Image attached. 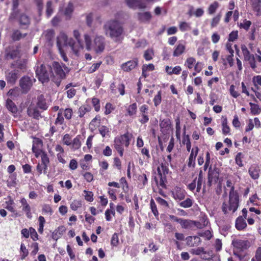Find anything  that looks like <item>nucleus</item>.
I'll return each instance as SVG.
<instances>
[{"label":"nucleus","mask_w":261,"mask_h":261,"mask_svg":"<svg viewBox=\"0 0 261 261\" xmlns=\"http://www.w3.org/2000/svg\"><path fill=\"white\" fill-rule=\"evenodd\" d=\"M91 103L96 112H98L100 110V100L96 97L91 99Z\"/></svg>","instance_id":"obj_51"},{"label":"nucleus","mask_w":261,"mask_h":261,"mask_svg":"<svg viewBox=\"0 0 261 261\" xmlns=\"http://www.w3.org/2000/svg\"><path fill=\"white\" fill-rule=\"evenodd\" d=\"M138 64V59L136 58L132 60L128 61L123 63L121 66V69L125 72H129L135 69Z\"/></svg>","instance_id":"obj_16"},{"label":"nucleus","mask_w":261,"mask_h":261,"mask_svg":"<svg viewBox=\"0 0 261 261\" xmlns=\"http://www.w3.org/2000/svg\"><path fill=\"white\" fill-rule=\"evenodd\" d=\"M36 81L29 76H23L19 80V86L22 93L27 94L30 90L33 83Z\"/></svg>","instance_id":"obj_7"},{"label":"nucleus","mask_w":261,"mask_h":261,"mask_svg":"<svg viewBox=\"0 0 261 261\" xmlns=\"http://www.w3.org/2000/svg\"><path fill=\"white\" fill-rule=\"evenodd\" d=\"M5 106L7 110L11 113L14 116L17 114L18 108L15 103L10 98H8L6 101Z\"/></svg>","instance_id":"obj_25"},{"label":"nucleus","mask_w":261,"mask_h":261,"mask_svg":"<svg viewBox=\"0 0 261 261\" xmlns=\"http://www.w3.org/2000/svg\"><path fill=\"white\" fill-rule=\"evenodd\" d=\"M126 2L128 6L133 9H144L147 7L146 4L141 0H126Z\"/></svg>","instance_id":"obj_20"},{"label":"nucleus","mask_w":261,"mask_h":261,"mask_svg":"<svg viewBox=\"0 0 261 261\" xmlns=\"http://www.w3.org/2000/svg\"><path fill=\"white\" fill-rule=\"evenodd\" d=\"M186 49L185 43L179 42L174 46L172 56L173 57H180L185 53Z\"/></svg>","instance_id":"obj_18"},{"label":"nucleus","mask_w":261,"mask_h":261,"mask_svg":"<svg viewBox=\"0 0 261 261\" xmlns=\"http://www.w3.org/2000/svg\"><path fill=\"white\" fill-rule=\"evenodd\" d=\"M35 72L39 81L42 83L49 82L50 73L48 72L45 66L43 64H42L39 66H37Z\"/></svg>","instance_id":"obj_6"},{"label":"nucleus","mask_w":261,"mask_h":261,"mask_svg":"<svg viewBox=\"0 0 261 261\" xmlns=\"http://www.w3.org/2000/svg\"><path fill=\"white\" fill-rule=\"evenodd\" d=\"M115 107L110 102H107L105 107L104 114L106 115L111 114L114 110Z\"/></svg>","instance_id":"obj_59"},{"label":"nucleus","mask_w":261,"mask_h":261,"mask_svg":"<svg viewBox=\"0 0 261 261\" xmlns=\"http://www.w3.org/2000/svg\"><path fill=\"white\" fill-rule=\"evenodd\" d=\"M157 171L158 175L160 177V181L159 182V185L163 188H166V182H167V177L166 176L162 175L161 171L160 168H157ZM155 181L156 184H158V180L156 177H154Z\"/></svg>","instance_id":"obj_28"},{"label":"nucleus","mask_w":261,"mask_h":261,"mask_svg":"<svg viewBox=\"0 0 261 261\" xmlns=\"http://www.w3.org/2000/svg\"><path fill=\"white\" fill-rule=\"evenodd\" d=\"M249 174L253 179H258L259 176V169L257 165H252L249 169Z\"/></svg>","instance_id":"obj_29"},{"label":"nucleus","mask_w":261,"mask_h":261,"mask_svg":"<svg viewBox=\"0 0 261 261\" xmlns=\"http://www.w3.org/2000/svg\"><path fill=\"white\" fill-rule=\"evenodd\" d=\"M193 204V200L191 198H187L185 200L181 201L179 203L180 206L184 208H189L192 206Z\"/></svg>","instance_id":"obj_45"},{"label":"nucleus","mask_w":261,"mask_h":261,"mask_svg":"<svg viewBox=\"0 0 261 261\" xmlns=\"http://www.w3.org/2000/svg\"><path fill=\"white\" fill-rule=\"evenodd\" d=\"M39 221V228H38V232L40 234H42L43 232V228L44 225L45 223V220L43 216H39L38 218Z\"/></svg>","instance_id":"obj_57"},{"label":"nucleus","mask_w":261,"mask_h":261,"mask_svg":"<svg viewBox=\"0 0 261 261\" xmlns=\"http://www.w3.org/2000/svg\"><path fill=\"white\" fill-rule=\"evenodd\" d=\"M82 201L80 200H74L70 204V208L73 211H76L82 206Z\"/></svg>","instance_id":"obj_49"},{"label":"nucleus","mask_w":261,"mask_h":261,"mask_svg":"<svg viewBox=\"0 0 261 261\" xmlns=\"http://www.w3.org/2000/svg\"><path fill=\"white\" fill-rule=\"evenodd\" d=\"M232 244L234 247L237 250V252H234V254L241 259L243 257V255L241 253V252L247 249L249 247L248 241L237 240L232 241Z\"/></svg>","instance_id":"obj_8"},{"label":"nucleus","mask_w":261,"mask_h":261,"mask_svg":"<svg viewBox=\"0 0 261 261\" xmlns=\"http://www.w3.org/2000/svg\"><path fill=\"white\" fill-rule=\"evenodd\" d=\"M222 133L224 135H227L230 134V127L227 125V119H225L223 120L222 123Z\"/></svg>","instance_id":"obj_53"},{"label":"nucleus","mask_w":261,"mask_h":261,"mask_svg":"<svg viewBox=\"0 0 261 261\" xmlns=\"http://www.w3.org/2000/svg\"><path fill=\"white\" fill-rule=\"evenodd\" d=\"M154 56V51L152 48H149L144 51L143 57L146 61H150L152 59Z\"/></svg>","instance_id":"obj_48"},{"label":"nucleus","mask_w":261,"mask_h":261,"mask_svg":"<svg viewBox=\"0 0 261 261\" xmlns=\"http://www.w3.org/2000/svg\"><path fill=\"white\" fill-rule=\"evenodd\" d=\"M106 35L109 36L115 42L121 41L124 29L120 22L115 19L107 21L103 27Z\"/></svg>","instance_id":"obj_1"},{"label":"nucleus","mask_w":261,"mask_h":261,"mask_svg":"<svg viewBox=\"0 0 261 261\" xmlns=\"http://www.w3.org/2000/svg\"><path fill=\"white\" fill-rule=\"evenodd\" d=\"M169 218L171 220L179 223L181 227L184 229H191L195 225L194 221L179 218L174 215H170Z\"/></svg>","instance_id":"obj_11"},{"label":"nucleus","mask_w":261,"mask_h":261,"mask_svg":"<svg viewBox=\"0 0 261 261\" xmlns=\"http://www.w3.org/2000/svg\"><path fill=\"white\" fill-rule=\"evenodd\" d=\"M162 92L161 90H159L157 94L154 95L153 101L155 107H158L161 103L162 100Z\"/></svg>","instance_id":"obj_44"},{"label":"nucleus","mask_w":261,"mask_h":261,"mask_svg":"<svg viewBox=\"0 0 261 261\" xmlns=\"http://www.w3.org/2000/svg\"><path fill=\"white\" fill-rule=\"evenodd\" d=\"M105 38L102 36H96L94 40L93 49L96 53H102L105 48Z\"/></svg>","instance_id":"obj_10"},{"label":"nucleus","mask_w":261,"mask_h":261,"mask_svg":"<svg viewBox=\"0 0 261 261\" xmlns=\"http://www.w3.org/2000/svg\"><path fill=\"white\" fill-rule=\"evenodd\" d=\"M73 11V5L72 3L69 2L64 12L65 16L68 17L69 19L71 17V15Z\"/></svg>","instance_id":"obj_50"},{"label":"nucleus","mask_w":261,"mask_h":261,"mask_svg":"<svg viewBox=\"0 0 261 261\" xmlns=\"http://www.w3.org/2000/svg\"><path fill=\"white\" fill-rule=\"evenodd\" d=\"M155 200L158 203L160 204L161 206H163L165 208H169V204L168 202L165 199H163L160 197H157L155 198Z\"/></svg>","instance_id":"obj_63"},{"label":"nucleus","mask_w":261,"mask_h":261,"mask_svg":"<svg viewBox=\"0 0 261 261\" xmlns=\"http://www.w3.org/2000/svg\"><path fill=\"white\" fill-rule=\"evenodd\" d=\"M19 76V71L17 69L13 70L8 72L6 75V80L8 84L14 85Z\"/></svg>","instance_id":"obj_15"},{"label":"nucleus","mask_w":261,"mask_h":261,"mask_svg":"<svg viewBox=\"0 0 261 261\" xmlns=\"http://www.w3.org/2000/svg\"><path fill=\"white\" fill-rule=\"evenodd\" d=\"M81 136L79 135L76 136L71 143V148L73 150H76L80 149L81 147Z\"/></svg>","instance_id":"obj_32"},{"label":"nucleus","mask_w":261,"mask_h":261,"mask_svg":"<svg viewBox=\"0 0 261 261\" xmlns=\"http://www.w3.org/2000/svg\"><path fill=\"white\" fill-rule=\"evenodd\" d=\"M160 131L164 135L169 134L172 128V124L169 118L163 119L160 120Z\"/></svg>","instance_id":"obj_12"},{"label":"nucleus","mask_w":261,"mask_h":261,"mask_svg":"<svg viewBox=\"0 0 261 261\" xmlns=\"http://www.w3.org/2000/svg\"><path fill=\"white\" fill-rule=\"evenodd\" d=\"M63 114L66 120H70L73 116V110L71 108L63 109Z\"/></svg>","instance_id":"obj_55"},{"label":"nucleus","mask_w":261,"mask_h":261,"mask_svg":"<svg viewBox=\"0 0 261 261\" xmlns=\"http://www.w3.org/2000/svg\"><path fill=\"white\" fill-rule=\"evenodd\" d=\"M221 170L217 167L216 165L213 166L211 165L209 167L207 174V185L211 187L212 184H216L219 179Z\"/></svg>","instance_id":"obj_5"},{"label":"nucleus","mask_w":261,"mask_h":261,"mask_svg":"<svg viewBox=\"0 0 261 261\" xmlns=\"http://www.w3.org/2000/svg\"><path fill=\"white\" fill-rule=\"evenodd\" d=\"M203 172L201 170L199 171L198 177H197V189L196 192L199 193L201 190L202 185L204 181Z\"/></svg>","instance_id":"obj_37"},{"label":"nucleus","mask_w":261,"mask_h":261,"mask_svg":"<svg viewBox=\"0 0 261 261\" xmlns=\"http://www.w3.org/2000/svg\"><path fill=\"white\" fill-rule=\"evenodd\" d=\"M249 105L250 106L251 113L253 115H257L260 113L261 108H259L258 105L249 102Z\"/></svg>","instance_id":"obj_41"},{"label":"nucleus","mask_w":261,"mask_h":261,"mask_svg":"<svg viewBox=\"0 0 261 261\" xmlns=\"http://www.w3.org/2000/svg\"><path fill=\"white\" fill-rule=\"evenodd\" d=\"M53 109L54 111H59L57 113V118L54 122L55 125L56 126L59 125L61 126V129L64 130L67 127V125L65 121V118L63 116V109H60L59 106H54Z\"/></svg>","instance_id":"obj_9"},{"label":"nucleus","mask_w":261,"mask_h":261,"mask_svg":"<svg viewBox=\"0 0 261 261\" xmlns=\"http://www.w3.org/2000/svg\"><path fill=\"white\" fill-rule=\"evenodd\" d=\"M57 46L58 48H63V46H69L73 53L78 55V48L75 46V42L72 38H68L64 32H61L57 38Z\"/></svg>","instance_id":"obj_4"},{"label":"nucleus","mask_w":261,"mask_h":261,"mask_svg":"<svg viewBox=\"0 0 261 261\" xmlns=\"http://www.w3.org/2000/svg\"><path fill=\"white\" fill-rule=\"evenodd\" d=\"M168 165V163L165 161L164 162L161 163L160 166L158 167V168H160L161 171L162 175L166 176L168 174L169 171Z\"/></svg>","instance_id":"obj_40"},{"label":"nucleus","mask_w":261,"mask_h":261,"mask_svg":"<svg viewBox=\"0 0 261 261\" xmlns=\"http://www.w3.org/2000/svg\"><path fill=\"white\" fill-rule=\"evenodd\" d=\"M91 108L89 105H83L80 107L79 109V116L80 118H82L84 117L85 114L87 112H89L91 111Z\"/></svg>","instance_id":"obj_43"},{"label":"nucleus","mask_w":261,"mask_h":261,"mask_svg":"<svg viewBox=\"0 0 261 261\" xmlns=\"http://www.w3.org/2000/svg\"><path fill=\"white\" fill-rule=\"evenodd\" d=\"M104 74L102 73H98L94 80V84L97 87L99 88L103 80Z\"/></svg>","instance_id":"obj_52"},{"label":"nucleus","mask_w":261,"mask_h":261,"mask_svg":"<svg viewBox=\"0 0 261 261\" xmlns=\"http://www.w3.org/2000/svg\"><path fill=\"white\" fill-rule=\"evenodd\" d=\"M20 202L22 206V210L25 213L27 217L31 219L32 217L31 208L27 200L24 198H22L20 200Z\"/></svg>","instance_id":"obj_24"},{"label":"nucleus","mask_w":261,"mask_h":261,"mask_svg":"<svg viewBox=\"0 0 261 261\" xmlns=\"http://www.w3.org/2000/svg\"><path fill=\"white\" fill-rule=\"evenodd\" d=\"M114 147L117 150L119 155L122 157L124 153L123 145L115 138L114 140Z\"/></svg>","instance_id":"obj_35"},{"label":"nucleus","mask_w":261,"mask_h":261,"mask_svg":"<svg viewBox=\"0 0 261 261\" xmlns=\"http://www.w3.org/2000/svg\"><path fill=\"white\" fill-rule=\"evenodd\" d=\"M98 132L102 138L110 136L111 128L106 125H101L99 127Z\"/></svg>","instance_id":"obj_38"},{"label":"nucleus","mask_w":261,"mask_h":261,"mask_svg":"<svg viewBox=\"0 0 261 261\" xmlns=\"http://www.w3.org/2000/svg\"><path fill=\"white\" fill-rule=\"evenodd\" d=\"M252 10L256 13L257 15L261 13V0H250Z\"/></svg>","instance_id":"obj_27"},{"label":"nucleus","mask_w":261,"mask_h":261,"mask_svg":"<svg viewBox=\"0 0 261 261\" xmlns=\"http://www.w3.org/2000/svg\"><path fill=\"white\" fill-rule=\"evenodd\" d=\"M53 8L52 7V2L48 1L46 3V15L47 18L50 17L53 13Z\"/></svg>","instance_id":"obj_62"},{"label":"nucleus","mask_w":261,"mask_h":261,"mask_svg":"<svg viewBox=\"0 0 261 261\" xmlns=\"http://www.w3.org/2000/svg\"><path fill=\"white\" fill-rule=\"evenodd\" d=\"M150 208L156 219H159V213L156 204L154 200L151 198L150 200Z\"/></svg>","instance_id":"obj_39"},{"label":"nucleus","mask_w":261,"mask_h":261,"mask_svg":"<svg viewBox=\"0 0 261 261\" xmlns=\"http://www.w3.org/2000/svg\"><path fill=\"white\" fill-rule=\"evenodd\" d=\"M137 16L138 20L143 22L149 21L152 17L151 14L149 12H139Z\"/></svg>","instance_id":"obj_30"},{"label":"nucleus","mask_w":261,"mask_h":261,"mask_svg":"<svg viewBox=\"0 0 261 261\" xmlns=\"http://www.w3.org/2000/svg\"><path fill=\"white\" fill-rule=\"evenodd\" d=\"M119 243L118 234L117 233H114L112 237L111 240V245L113 247H117Z\"/></svg>","instance_id":"obj_64"},{"label":"nucleus","mask_w":261,"mask_h":261,"mask_svg":"<svg viewBox=\"0 0 261 261\" xmlns=\"http://www.w3.org/2000/svg\"><path fill=\"white\" fill-rule=\"evenodd\" d=\"M247 226L245 219L243 218L242 216H239L236 219L235 226L237 230H243L246 228Z\"/></svg>","instance_id":"obj_26"},{"label":"nucleus","mask_w":261,"mask_h":261,"mask_svg":"<svg viewBox=\"0 0 261 261\" xmlns=\"http://www.w3.org/2000/svg\"><path fill=\"white\" fill-rule=\"evenodd\" d=\"M73 36L77 41V43H75V46L78 48L79 53L81 49L84 48L83 43L80 39V33L77 30H74L73 31Z\"/></svg>","instance_id":"obj_34"},{"label":"nucleus","mask_w":261,"mask_h":261,"mask_svg":"<svg viewBox=\"0 0 261 261\" xmlns=\"http://www.w3.org/2000/svg\"><path fill=\"white\" fill-rule=\"evenodd\" d=\"M226 186L230 188L229 193L228 204L224 202L222 204V210L224 214L228 213V211L235 212L239 206V196L237 191L234 190V187L230 179L226 180Z\"/></svg>","instance_id":"obj_2"},{"label":"nucleus","mask_w":261,"mask_h":261,"mask_svg":"<svg viewBox=\"0 0 261 261\" xmlns=\"http://www.w3.org/2000/svg\"><path fill=\"white\" fill-rule=\"evenodd\" d=\"M132 136L133 135L132 134L127 132L123 135L115 137V139L119 141V142H120L123 145H124L126 147H128L130 144V141Z\"/></svg>","instance_id":"obj_17"},{"label":"nucleus","mask_w":261,"mask_h":261,"mask_svg":"<svg viewBox=\"0 0 261 261\" xmlns=\"http://www.w3.org/2000/svg\"><path fill=\"white\" fill-rule=\"evenodd\" d=\"M29 254V251L23 243H21L20 248V255L21 260H23Z\"/></svg>","instance_id":"obj_46"},{"label":"nucleus","mask_w":261,"mask_h":261,"mask_svg":"<svg viewBox=\"0 0 261 261\" xmlns=\"http://www.w3.org/2000/svg\"><path fill=\"white\" fill-rule=\"evenodd\" d=\"M19 54L18 50L14 49L7 53L6 57L7 59H14L16 58Z\"/></svg>","instance_id":"obj_56"},{"label":"nucleus","mask_w":261,"mask_h":261,"mask_svg":"<svg viewBox=\"0 0 261 261\" xmlns=\"http://www.w3.org/2000/svg\"><path fill=\"white\" fill-rule=\"evenodd\" d=\"M196 62V59L194 57H189L185 62V66L188 69H191L194 66Z\"/></svg>","instance_id":"obj_47"},{"label":"nucleus","mask_w":261,"mask_h":261,"mask_svg":"<svg viewBox=\"0 0 261 261\" xmlns=\"http://www.w3.org/2000/svg\"><path fill=\"white\" fill-rule=\"evenodd\" d=\"M172 197L175 200L181 201L184 200L186 196V191L179 187L176 186L171 191Z\"/></svg>","instance_id":"obj_14"},{"label":"nucleus","mask_w":261,"mask_h":261,"mask_svg":"<svg viewBox=\"0 0 261 261\" xmlns=\"http://www.w3.org/2000/svg\"><path fill=\"white\" fill-rule=\"evenodd\" d=\"M108 185L110 187H114L116 188H122L124 192L126 193L128 191V185L125 177H122L119 179V183L116 181L109 182Z\"/></svg>","instance_id":"obj_13"},{"label":"nucleus","mask_w":261,"mask_h":261,"mask_svg":"<svg viewBox=\"0 0 261 261\" xmlns=\"http://www.w3.org/2000/svg\"><path fill=\"white\" fill-rule=\"evenodd\" d=\"M179 29L180 31L185 32L191 30V27L189 23L185 21H182L180 22L179 24Z\"/></svg>","instance_id":"obj_60"},{"label":"nucleus","mask_w":261,"mask_h":261,"mask_svg":"<svg viewBox=\"0 0 261 261\" xmlns=\"http://www.w3.org/2000/svg\"><path fill=\"white\" fill-rule=\"evenodd\" d=\"M7 204L6 206V208H7L9 211L15 214H17L16 210L14 209L13 205L14 204V201L13 199H9L8 201L6 202Z\"/></svg>","instance_id":"obj_54"},{"label":"nucleus","mask_w":261,"mask_h":261,"mask_svg":"<svg viewBox=\"0 0 261 261\" xmlns=\"http://www.w3.org/2000/svg\"><path fill=\"white\" fill-rule=\"evenodd\" d=\"M127 113L129 116L135 115L137 111V105L136 102L130 105L126 109Z\"/></svg>","instance_id":"obj_42"},{"label":"nucleus","mask_w":261,"mask_h":261,"mask_svg":"<svg viewBox=\"0 0 261 261\" xmlns=\"http://www.w3.org/2000/svg\"><path fill=\"white\" fill-rule=\"evenodd\" d=\"M186 244L190 247H196L200 245L201 240L198 236H188L185 239Z\"/></svg>","instance_id":"obj_23"},{"label":"nucleus","mask_w":261,"mask_h":261,"mask_svg":"<svg viewBox=\"0 0 261 261\" xmlns=\"http://www.w3.org/2000/svg\"><path fill=\"white\" fill-rule=\"evenodd\" d=\"M50 78L57 87H59L62 81L66 77L67 74L69 72V69L64 64L54 61L50 66Z\"/></svg>","instance_id":"obj_3"},{"label":"nucleus","mask_w":261,"mask_h":261,"mask_svg":"<svg viewBox=\"0 0 261 261\" xmlns=\"http://www.w3.org/2000/svg\"><path fill=\"white\" fill-rule=\"evenodd\" d=\"M219 4L217 1H215L214 3L211 4L208 8V12L210 14H214L217 8L219 7Z\"/></svg>","instance_id":"obj_58"},{"label":"nucleus","mask_w":261,"mask_h":261,"mask_svg":"<svg viewBox=\"0 0 261 261\" xmlns=\"http://www.w3.org/2000/svg\"><path fill=\"white\" fill-rule=\"evenodd\" d=\"M37 107L42 110H46L48 108L46 100L44 98L43 96H40L38 98L37 102Z\"/></svg>","instance_id":"obj_36"},{"label":"nucleus","mask_w":261,"mask_h":261,"mask_svg":"<svg viewBox=\"0 0 261 261\" xmlns=\"http://www.w3.org/2000/svg\"><path fill=\"white\" fill-rule=\"evenodd\" d=\"M44 165H42L41 163H38L36 166V170L37 172L39 175L41 174L42 173L44 174H46L47 173V170L48 166H44Z\"/></svg>","instance_id":"obj_61"},{"label":"nucleus","mask_w":261,"mask_h":261,"mask_svg":"<svg viewBox=\"0 0 261 261\" xmlns=\"http://www.w3.org/2000/svg\"><path fill=\"white\" fill-rule=\"evenodd\" d=\"M27 114L29 116L33 117L34 119L38 120L41 117L40 112L38 108L33 105H30L27 108Z\"/></svg>","instance_id":"obj_22"},{"label":"nucleus","mask_w":261,"mask_h":261,"mask_svg":"<svg viewBox=\"0 0 261 261\" xmlns=\"http://www.w3.org/2000/svg\"><path fill=\"white\" fill-rule=\"evenodd\" d=\"M27 36V34H22L18 30L13 31L11 35V38L14 41L20 40L21 38H25Z\"/></svg>","instance_id":"obj_33"},{"label":"nucleus","mask_w":261,"mask_h":261,"mask_svg":"<svg viewBox=\"0 0 261 261\" xmlns=\"http://www.w3.org/2000/svg\"><path fill=\"white\" fill-rule=\"evenodd\" d=\"M101 123V117L97 115L90 122V128L92 130H95L97 127L100 126Z\"/></svg>","instance_id":"obj_31"},{"label":"nucleus","mask_w":261,"mask_h":261,"mask_svg":"<svg viewBox=\"0 0 261 261\" xmlns=\"http://www.w3.org/2000/svg\"><path fill=\"white\" fill-rule=\"evenodd\" d=\"M18 21L19 25L23 29H28L31 23V19L29 16L25 13H21L18 18Z\"/></svg>","instance_id":"obj_19"},{"label":"nucleus","mask_w":261,"mask_h":261,"mask_svg":"<svg viewBox=\"0 0 261 261\" xmlns=\"http://www.w3.org/2000/svg\"><path fill=\"white\" fill-rule=\"evenodd\" d=\"M199 149L197 146H195L191 149L190 156L188 159V166L194 168L195 166V159Z\"/></svg>","instance_id":"obj_21"}]
</instances>
